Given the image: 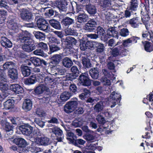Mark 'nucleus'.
<instances>
[{"instance_id":"obj_1","label":"nucleus","mask_w":153,"mask_h":153,"mask_svg":"<svg viewBox=\"0 0 153 153\" xmlns=\"http://www.w3.org/2000/svg\"><path fill=\"white\" fill-rule=\"evenodd\" d=\"M19 40L23 43L22 50L27 52H30L35 49L36 46L34 44V40L31 38L30 34L25 30L18 34Z\"/></svg>"},{"instance_id":"obj_2","label":"nucleus","mask_w":153,"mask_h":153,"mask_svg":"<svg viewBox=\"0 0 153 153\" xmlns=\"http://www.w3.org/2000/svg\"><path fill=\"white\" fill-rule=\"evenodd\" d=\"M0 123L2 126V128L6 132L5 135V137L8 138L9 139L12 138V137L10 135H12L13 132V126L5 120H1Z\"/></svg>"},{"instance_id":"obj_3","label":"nucleus","mask_w":153,"mask_h":153,"mask_svg":"<svg viewBox=\"0 0 153 153\" xmlns=\"http://www.w3.org/2000/svg\"><path fill=\"white\" fill-rule=\"evenodd\" d=\"M78 104L77 98L72 99V100L67 102L64 106V111L67 113L72 112L77 107Z\"/></svg>"},{"instance_id":"obj_4","label":"nucleus","mask_w":153,"mask_h":153,"mask_svg":"<svg viewBox=\"0 0 153 153\" xmlns=\"http://www.w3.org/2000/svg\"><path fill=\"white\" fill-rule=\"evenodd\" d=\"M103 27L107 33L106 36L109 35L118 38V32L116 30L115 27H112L110 24L105 23Z\"/></svg>"},{"instance_id":"obj_5","label":"nucleus","mask_w":153,"mask_h":153,"mask_svg":"<svg viewBox=\"0 0 153 153\" xmlns=\"http://www.w3.org/2000/svg\"><path fill=\"white\" fill-rule=\"evenodd\" d=\"M37 27L40 30L48 32L49 30V26L48 22L44 19L39 18L36 21Z\"/></svg>"},{"instance_id":"obj_6","label":"nucleus","mask_w":153,"mask_h":153,"mask_svg":"<svg viewBox=\"0 0 153 153\" xmlns=\"http://www.w3.org/2000/svg\"><path fill=\"white\" fill-rule=\"evenodd\" d=\"M91 80L88 74L82 73L79 76V81L80 84L84 86H89L91 84Z\"/></svg>"},{"instance_id":"obj_7","label":"nucleus","mask_w":153,"mask_h":153,"mask_svg":"<svg viewBox=\"0 0 153 153\" xmlns=\"http://www.w3.org/2000/svg\"><path fill=\"white\" fill-rule=\"evenodd\" d=\"M102 72L104 76L101 78V81L104 83V85H109L111 84V82L108 78H110L111 77L112 73L108 70L105 69L102 70Z\"/></svg>"},{"instance_id":"obj_8","label":"nucleus","mask_w":153,"mask_h":153,"mask_svg":"<svg viewBox=\"0 0 153 153\" xmlns=\"http://www.w3.org/2000/svg\"><path fill=\"white\" fill-rule=\"evenodd\" d=\"M19 129L23 134L27 136H30L33 130V127L27 124L20 126Z\"/></svg>"},{"instance_id":"obj_9","label":"nucleus","mask_w":153,"mask_h":153,"mask_svg":"<svg viewBox=\"0 0 153 153\" xmlns=\"http://www.w3.org/2000/svg\"><path fill=\"white\" fill-rule=\"evenodd\" d=\"M96 20L93 19L88 21L84 27V29L87 32H92L97 28Z\"/></svg>"},{"instance_id":"obj_10","label":"nucleus","mask_w":153,"mask_h":153,"mask_svg":"<svg viewBox=\"0 0 153 153\" xmlns=\"http://www.w3.org/2000/svg\"><path fill=\"white\" fill-rule=\"evenodd\" d=\"M62 40L67 49H72L73 46L76 45V40L74 38L70 36H67L65 39H63Z\"/></svg>"},{"instance_id":"obj_11","label":"nucleus","mask_w":153,"mask_h":153,"mask_svg":"<svg viewBox=\"0 0 153 153\" xmlns=\"http://www.w3.org/2000/svg\"><path fill=\"white\" fill-rule=\"evenodd\" d=\"M51 132L53 133L57 137L56 140L59 142L62 141L63 138L62 131L59 128L56 127L50 129Z\"/></svg>"},{"instance_id":"obj_12","label":"nucleus","mask_w":153,"mask_h":153,"mask_svg":"<svg viewBox=\"0 0 153 153\" xmlns=\"http://www.w3.org/2000/svg\"><path fill=\"white\" fill-rule=\"evenodd\" d=\"M55 4V6L59 9L61 13L67 11V3L64 0L56 1Z\"/></svg>"},{"instance_id":"obj_13","label":"nucleus","mask_w":153,"mask_h":153,"mask_svg":"<svg viewBox=\"0 0 153 153\" xmlns=\"http://www.w3.org/2000/svg\"><path fill=\"white\" fill-rule=\"evenodd\" d=\"M21 18L23 20L30 21L32 19L33 15L31 13L26 9H23L20 13Z\"/></svg>"},{"instance_id":"obj_14","label":"nucleus","mask_w":153,"mask_h":153,"mask_svg":"<svg viewBox=\"0 0 153 153\" xmlns=\"http://www.w3.org/2000/svg\"><path fill=\"white\" fill-rule=\"evenodd\" d=\"M92 49L96 48L95 51L98 53L102 54L104 52L105 47L102 43L93 41Z\"/></svg>"},{"instance_id":"obj_15","label":"nucleus","mask_w":153,"mask_h":153,"mask_svg":"<svg viewBox=\"0 0 153 153\" xmlns=\"http://www.w3.org/2000/svg\"><path fill=\"white\" fill-rule=\"evenodd\" d=\"M48 87L44 84H41L36 87L34 90L35 93L37 95L42 94L45 91L50 92Z\"/></svg>"},{"instance_id":"obj_16","label":"nucleus","mask_w":153,"mask_h":153,"mask_svg":"<svg viewBox=\"0 0 153 153\" xmlns=\"http://www.w3.org/2000/svg\"><path fill=\"white\" fill-rule=\"evenodd\" d=\"M63 55L62 54H56L54 55L52 57V61L51 63L52 64L53 67H55L62 60Z\"/></svg>"},{"instance_id":"obj_17","label":"nucleus","mask_w":153,"mask_h":153,"mask_svg":"<svg viewBox=\"0 0 153 153\" xmlns=\"http://www.w3.org/2000/svg\"><path fill=\"white\" fill-rule=\"evenodd\" d=\"M35 143L39 145L47 146L50 143L49 138L45 137H42L36 138Z\"/></svg>"},{"instance_id":"obj_18","label":"nucleus","mask_w":153,"mask_h":153,"mask_svg":"<svg viewBox=\"0 0 153 153\" xmlns=\"http://www.w3.org/2000/svg\"><path fill=\"white\" fill-rule=\"evenodd\" d=\"M61 24L63 27H69L74 23V19L68 16L65 17L62 19Z\"/></svg>"},{"instance_id":"obj_19","label":"nucleus","mask_w":153,"mask_h":153,"mask_svg":"<svg viewBox=\"0 0 153 153\" xmlns=\"http://www.w3.org/2000/svg\"><path fill=\"white\" fill-rule=\"evenodd\" d=\"M32 106V101L29 99H26L23 102L22 108L26 112H27L31 110Z\"/></svg>"},{"instance_id":"obj_20","label":"nucleus","mask_w":153,"mask_h":153,"mask_svg":"<svg viewBox=\"0 0 153 153\" xmlns=\"http://www.w3.org/2000/svg\"><path fill=\"white\" fill-rule=\"evenodd\" d=\"M93 41H88L82 42L80 45V49L82 51H85L87 49H92Z\"/></svg>"},{"instance_id":"obj_21","label":"nucleus","mask_w":153,"mask_h":153,"mask_svg":"<svg viewBox=\"0 0 153 153\" xmlns=\"http://www.w3.org/2000/svg\"><path fill=\"white\" fill-rule=\"evenodd\" d=\"M20 68L22 74L24 76H28L31 73L30 68L31 67H29L25 64H22Z\"/></svg>"},{"instance_id":"obj_22","label":"nucleus","mask_w":153,"mask_h":153,"mask_svg":"<svg viewBox=\"0 0 153 153\" xmlns=\"http://www.w3.org/2000/svg\"><path fill=\"white\" fill-rule=\"evenodd\" d=\"M88 19V16L84 12L79 13L77 16L78 22L80 23V24H83L87 21Z\"/></svg>"},{"instance_id":"obj_23","label":"nucleus","mask_w":153,"mask_h":153,"mask_svg":"<svg viewBox=\"0 0 153 153\" xmlns=\"http://www.w3.org/2000/svg\"><path fill=\"white\" fill-rule=\"evenodd\" d=\"M127 22L133 28H138L140 24L139 18L138 17L133 18L128 20Z\"/></svg>"},{"instance_id":"obj_24","label":"nucleus","mask_w":153,"mask_h":153,"mask_svg":"<svg viewBox=\"0 0 153 153\" xmlns=\"http://www.w3.org/2000/svg\"><path fill=\"white\" fill-rule=\"evenodd\" d=\"M99 67H95L91 68L89 71V74L91 77L93 79H97L99 77Z\"/></svg>"},{"instance_id":"obj_25","label":"nucleus","mask_w":153,"mask_h":153,"mask_svg":"<svg viewBox=\"0 0 153 153\" xmlns=\"http://www.w3.org/2000/svg\"><path fill=\"white\" fill-rule=\"evenodd\" d=\"M0 42L1 45L4 47L10 48L12 44L10 40L5 37L2 36L1 38Z\"/></svg>"},{"instance_id":"obj_26","label":"nucleus","mask_w":153,"mask_h":153,"mask_svg":"<svg viewBox=\"0 0 153 153\" xmlns=\"http://www.w3.org/2000/svg\"><path fill=\"white\" fill-rule=\"evenodd\" d=\"M81 61L83 68H84L88 69L91 67L92 64L91 63L90 60L87 56H82Z\"/></svg>"},{"instance_id":"obj_27","label":"nucleus","mask_w":153,"mask_h":153,"mask_svg":"<svg viewBox=\"0 0 153 153\" xmlns=\"http://www.w3.org/2000/svg\"><path fill=\"white\" fill-rule=\"evenodd\" d=\"M139 3V0H131L128 6V9L131 11H136L138 8Z\"/></svg>"},{"instance_id":"obj_28","label":"nucleus","mask_w":153,"mask_h":153,"mask_svg":"<svg viewBox=\"0 0 153 153\" xmlns=\"http://www.w3.org/2000/svg\"><path fill=\"white\" fill-rule=\"evenodd\" d=\"M72 95V94L70 92L65 91L63 92L60 96L59 102H62L66 101Z\"/></svg>"},{"instance_id":"obj_29","label":"nucleus","mask_w":153,"mask_h":153,"mask_svg":"<svg viewBox=\"0 0 153 153\" xmlns=\"http://www.w3.org/2000/svg\"><path fill=\"white\" fill-rule=\"evenodd\" d=\"M10 88L16 94H22L24 92L23 88L19 85L17 84H12L10 86Z\"/></svg>"},{"instance_id":"obj_30","label":"nucleus","mask_w":153,"mask_h":153,"mask_svg":"<svg viewBox=\"0 0 153 153\" xmlns=\"http://www.w3.org/2000/svg\"><path fill=\"white\" fill-rule=\"evenodd\" d=\"M14 143L18 145V146H26L27 145L26 141L21 138H16L13 140Z\"/></svg>"},{"instance_id":"obj_31","label":"nucleus","mask_w":153,"mask_h":153,"mask_svg":"<svg viewBox=\"0 0 153 153\" xmlns=\"http://www.w3.org/2000/svg\"><path fill=\"white\" fill-rule=\"evenodd\" d=\"M85 8L88 13L91 15L95 14L97 12V9L95 5L89 4L85 5Z\"/></svg>"},{"instance_id":"obj_32","label":"nucleus","mask_w":153,"mask_h":153,"mask_svg":"<svg viewBox=\"0 0 153 153\" xmlns=\"http://www.w3.org/2000/svg\"><path fill=\"white\" fill-rule=\"evenodd\" d=\"M104 108L103 102L102 101H100L97 102L94 106V110L96 113H101L103 111Z\"/></svg>"},{"instance_id":"obj_33","label":"nucleus","mask_w":153,"mask_h":153,"mask_svg":"<svg viewBox=\"0 0 153 153\" xmlns=\"http://www.w3.org/2000/svg\"><path fill=\"white\" fill-rule=\"evenodd\" d=\"M73 10H75L77 13H82L83 5L79 4L75 1L71 3Z\"/></svg>"},{"instance_id":"obj_34","label":"nucleus","mask_w":153,"mask_h":153,"mask_svg":"<svg viewBox=\"0 0 153 153\" xmlns=\"http://www.w3.org/2000/svg\"><path fill=\"white\" fill-rule=\"evenodd\" d=\"M49 23L51 26L57 30H60L61 26L59 22L55 19H51L49 21Z\"/></svg>"},{"instance_id":"obj_35","label":"nucleus","mask_w":153,"mask_h":153,"mask_svg":"<svg viewBox=\"0 0 153 153\" xmlns=\"http://www.w3.org/2000/svg\"><path fill=\"white\" fill-rule=\"evenodd\" d=\"M8 74L9 76L13 80H16L18 78L17 70L14 68L11 70H9Z\"/></svg>"},{"instance_id":"obj_36","label":"nucleus","mask_w":153,"mask_h":153,"mask_svg":"<svg viewBox=\"0 0 153 153\" xmlns=\"http://www.w3.org/2000/svg\"><path fill=\"white\" fill-rule=\"evenodd\" d=\"M15 63L12 62H5L1 67L4 70H7L8 71L10 70H11L14 68Z\"/></svg>"},{"instance_id":"obj_37","label":"nucleus","mask_w":153,"mask_h":153,"mask_svg":"<svg viewBox=\"0 0 153 153\" xmlns=\"http://www.w3.org/2000/svg\"><path fill=\"white\" fill-rule=\"evenodd\" d=\"M62 63L63 65L67 68H70L73 64L70 59L67 57H65L62 59Z\"/></svg>"},{"instance_id":"obj_38","label":"nucleus","mask_w":153,"mask_h":153,"mask_svg":"<svg viewBox=\"0 0 153 153\" xmlns=\"http://www.w3.org/2000/svg\"><path fill=\"white\" fill-rule=\"evenodd\" d=\"M97 34L98 35V36H101V39L102 40H103L104 41H106L107 40V38H105L104 39H103L102 36H106V34H105V31L103 27H101L100 26L98 27L97 28Z\"/></svg>"},{"instance_id":"obj_39","label":"nucleus","mask_w":153,"mask_h":153,"mask_svg":"<svg viewBox=\"0 0 153 153\" xmlns=\"http://www.w3.org/2000/svg\"><path fill=\"white\" fill-rule=\"evenodd\" d=\"M145 16H143L142 17L141 20L143 24L145 25L146 28L147 30L149 29V14H147L146 13V14H145Z\"/></svg>"},{"instance_id":"obj_40","label":"nucleus","mask_w":153,"mask_h":153,"mask_svg":"<svg viewBox=\"0 0 153 153\" xmlns=\"http://www.w3.org/2000/svg\"><path fill=\"white\" fill-rule=\"evenodd\" d=\"M65 34L67 35L77 36L78 33L73 28L68 27L65 30Z\"/></svg>"},{"instance_id":"obj_41","label":"nucleus","mask_w":153,"mask_h":153,"mask_svg":"<svg viewBox=\"0 0 153 153\" xmlns=\"http://www.w3.org/2000/svg\"><path fill=\"white\" fill-rule=\"evenodd\" d=\"M142 37L146 38L149 41H150L153 42V32L151 31H146L145 33H143L142 34Z\"/></svg>"},{"instance_id":"obj_42","label":"nucleus","mask_w":153,"mask_h":153,"mask_svg":"<svg viewBox=\"0 0 153 153\" xmlns=\"http://www.w3.org/2000/svg\"><path fill=\"white\" fill-rule=\"evenodd\" d=\"M115 91H113L110 94V97L111 100H119L120 101L121 99V95L119 94L115 93Z\"/></svg>"},{"instance_id":"obj_43","label":"nucleus","mask_w":153,"mask_h":153,"mask_svg":"<svg viewBox=\"0 0 153 153\" xmlns=\"http://www.w3.org/2000/svg\"><path fill=\"white\" fill-rule=\"evenodd\" d=\"M36 38L40 40H43L45 38V34L44 33L39 31H35L33 32Z\"/></svg>"},{"instance_id":"obj_44","label":"nucleus","mask_w":153,"mask_h":153,"mask_svg":"<svg viewBox=\"0 0 153 153\" xmlns=\"http://www.w3.org/2000/svg\"><path fill=\"white\" fill-rule=\"evenodd\" d=\"M99 1L100 5L103 7H110L111 4L109 0H100Z\"/></svg>"},{"instance_id":"obj_45","label":"nucleus","mask_w":153,"mask_h":153,"mask_svg":"<svg viewBox=\"0 0 153 153\" xmlns=\"http://www.w3.org/2000/svg\"><path fill=\"white\" fill-rule=\"evenodd\" d=\"M36 81L35 76H32L26 79L24 82V83L25 84L29 85L34 84Z\"/></svg>"},{"instance_id":"obj_46","label":"nucleus","mask_w":153,"mask_h":153,"mask_svg":"<svg viewBox=\"0 0 153 153\" xmlns=\"http://www.w3.org/2000/svg\"><path fill=\"white\" fill-rule=\"evenodd\" d=\"M85 141L81 139H75L72 143L75 146L79 147L80 145H83L85 143Z\"/></svg>"},{"instance_id":"obj_47","label":"nucleus","mask_w":153,"mask_h":153,"mask_svg":"<svg viewBox=\"0 0 153 153\" xmlns=\"http://www.w3.org/2000/svg\"><path fill=\"white\" fill-rule=\"evenodd\" d=\"M67 139L69 140L71 143H73V141L76 139V136L71 132H68L67 134Z\"/></svg>"},{"instance_id":"obj_48","label":"nucleus","mask_w":153,"mask_h":153,"mask_svg":"<svg viewBox=\"0 0 153 153\" xmlns=\"http://www.w3.org/2000/svg\"><path fill=\"white\" fill-rule=\"evenodd\" d=\"M121 49L120 46H117L113 49L111 51L112 55L114 57H116L119 55H120V52L122 51L120 49Z\"/></svg>"},{"instance_id":"obj_49","label":"nucleus","mask_w":153,"mask_h":153,"mask_svg":"<svg viewBox=\"0 0 153 153\" xmlns=\"http://www.w3.org/2000/svg\"><path fill=\"white\" fill-rule=\"evenodd\" d=\"M96 120L99 124L103 125L106 122V121L104 117L100 114H98L97 116Z\"/></svg>"},{"instance_id":"obj_50","label":"nucleus","mask_w":153,"mask_h":153,"mask_svg":"<svg viewBox=\"0 0 153 153\" xmlns=\"http://www.w3.org/2000/svg\"><path fill=\"white\" fill-rule=\"evenodd\" d=\"M3 105L5 109H9L13 108V104L11 100H8L4 103Z\"/></svg>"},{"instance_id":"obj_51","label":"nucleus","mask_w":153,"mask_h":153,"mask_svg":"<svg viewBox=\"0 0 153 153\" xmlns=\"http://www.w3.org/2000/svg\"><path fill=\"white\" fill-rule=\"evenodd\" d=\"M119 33L121 36L126 37L129 35V32L128 29L124 28L120 30Z\"/></svg>"},{"instance_id":"obj_52","label":"nucleus","mask_w":153,"mask_h":153,"mask_svg":"<svg viewBox=\"0 0 153 153\" xmlns=\"http://www.w3.org/2000/svg\"><path fill=\"white\" fill-rule=\"evenodd\" d=\"M4 70L3 68L0 69V81L2 82H5L6 81V75L4 72Z\"/></svg>"},{"instance_id":"obj_53","label":"nucleus","mask_w":153,"mask_h":153,"mask_svg":"<svg viewBox=\"0 0 153 153\" xmlns=\"http://www.w3.org/2000/svg\"><path fill=\"white\" fill-rule=\"evenodd\" d=\"M34 122L41 128H43L45 125V122L39 118H35L34 120Z\"/></svg>"},{"instance_id":"obj_54","label":"nucleus","mask_w":153,"mask_h":153,"mask_svg":"<svg viewBox=\"0 0 153 153\" xmlns=\"http://www.w3.org/2000/svg\"><path fill=\"white\" fill-rule=\"evenodd\" d=\"M145 43L144 44V47L145 50L147 52H151L152 51L153 49L151 46L149 42L145 41Z\"/></svg>"},{"instance_id":"obj_55","label":"nucleus","mask_w":153,"mask_h":153,"mask_svg":"<svg viewBox=\"0 0 153 153\" xmlns=\"http://www.w3.org/2000/svg\"><path fill=\"white\" fill-rule=\"evenodd\" d=\"M53 76L51 74L45 76V82L46 84H49L54 81V79L52 78Z\"/></svg>"},{"instance_id":"obj_56","label":"nucleus","mask_w":153,"mask_h":153,"mask_svg":"<svg viewBox=\"0 0 153 153\" xmlns=\"http://www.w3.org/2000/svg\"><path fill=\"white\" fill-rule=\"evenodd\" d=\"M25 146H18L17 152L20 153H27L29 152V149L25 147ZM31 150H30V151Z\"/></svg>"},{"instance_id":"obj_57","label":"nucleus","mask_w":153,"mask_h":153,"mask_svg":"<svg viewBox=\"0 0 153 153\" xmlns=\"http://www.w3.org/2000/svg\"><path fill=\"white\" fill-rule=\"evenodd\" d=\"M84 138L88 142H93L95 139L94 137L92 135L87 134L84 136Z\"/></svg>"},{"instance_id":"obj_58","label":"nucleus","mask_w":153,"mask_h":153,"mask_svg":"<svg viewBox=\"0 0 153 153\" xmlns=\"http://www.w3.org/2000/svg\"><path fill=\"white\" fill-rule=\"evenodd\" d=\"M3 82L0 81V90L2 91H7L8 89L7 84L3 83Z\"/></svg>"},{"instance_id":"obj_59","label":"nucleus","mask_w":153,"mask_h":153,"mask_svg":"<svg viewBox=\"0 0 153 153\" xmlns=\"http://www.w3.org/2000/svg\"><path fill=\"white\" fill-rule=\"evenodd\" d=\"M36 114L39 117H42L45 116V113L40 108H37L36 110Z\"/></svg>"},{"instance_id":"obj_60","label":"nucleus","mask_w":153,"mask_h":153,"mask_svg":"<svg viewBox=\"0 0 153 153\" xmlns=\"http://www.w3.org/2000/svg\"><path fill=\"white\" fill-rule=\"evenodd\" d=\"M50 49L51 52H53L59 50L60 48L57 45H53L50 46Z\"/></svg>"},{"instance_id":"obj_61","label":"nucleus","mask_w":153,"mask_h":153,"mask_svg":"<svg viewBox=\"0 0 153 153\" xmlns=\"http://www.w3.org/2000/svg\"><path fill=\"white\" fill-rule=\"evenodd\" d=\"M32 63L34 65L40 66V65L41 59L38 58L33 57L32 58Z\"/></svg>"},{"instance_id":"obj_62","label":"nucleus","mask_w":153,"mask_h":153,"mask_svg":"<svg viewBox=\"0 0 153 153\" xmlns=\"http://www.w3.org/2000/svg\"><path fill=\"white\" fill-rule=\"evenodd\" d=\"M131 39L129 38L126 40L123 41V46L124 47H127L130 45L132 44V40H131Z\"/></svg>"},{"instance_id":"obj_63","label":"nucleus","mask_w":153,"mask_h":153,"mask_svg":"<svg viewBox=\"0 0 153 153\" xmlns=\"http://www.w3.org/2000/svg\"><path fill=\"white\" fill-rule=\"evenodd\" d=\"M71 70L72 74L77 76L79 74V71L76 66H74L71 68Z\"/></svg>"},{"instance_id":"obj_64","label":"nucleus","mask_w":153,"mask_h":153,"mask_svg":"<svg viewBox=\"0 0 153 153\" xmlns=\"http://www.w3.org/2000/svg\"><path fill=\"white\" fill-rule=\"evenodd\" d=\"M34 53L36 55L42 56H45V53L41 49H37L33 51Z\"/></svg>"}]
</instances>
